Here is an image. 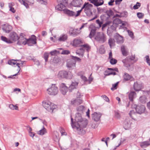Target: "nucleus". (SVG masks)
Here are the masks:
<instances>
[{"mask_svg": "<svg viewBox=\"0 0 150 150\" xmlns=\"http://www.w3.org/2000/svg\"><path fill=\"white\" fill-rule=\"evenodd\" d=\"M92 119L95 121H98L100 119L102 115L101 113L95 112L92 115Z\"/></svg>", "mask_w": 150, "mask_h": 150, "instance_id": "14", "label": "nucleus"}, {"mask_svg": "<svg viewBox=\"0 0 150 150\" xmlns=\"http://www.w3.org/2000/svg\"><path fill=\"white\" fill-rule=\"evenodd\" d=\"M129 115L132 119H134L135 116L136 115V113H135L134 110H132L130 111Z\"/></svg>", "mask_w": 150, "mask_h": 150, "instance_id": "42", "label": "nucleus"}, {"mask_svg": "<svg viewBox=\"0 0 150 150\" xmlns=\"http://www.w3.org/2000/svg\"><path fill=\"white\" fill-rule=\"evenodd\" d=\"M108 44L110 48L112 46L115 45V41L114 39L112 38H110L108 40Z\"/></svg>", "mask_w": 150, "mask_h": 150, "instance_id": "38", "label": "nucleus"}, {"mask_svg": "<svg viewBox=\"0 0 150 150\" xmlns=\"http://www.w3.org/2000/svg\"><path fill=\"white\" fill-rule=\"evenodd\" d=\"M121 49L122 54L123 56H126L128 55V50L124 45H122L121 46Z\"/></svg>", "mask_w": 150, "mask_h": 150, "instance_id": "22", "label": "nucleus"}, {"mask_svg": "<svg viewBox=\"0 0 150 150\" xmlns=\"http://www.w3.org/2000/svg\"><path fill=\"white\" fill-rule=\"evenodd\" d=\"M27 44L28 46H31L36 44V37L35 35H32L31 38L27 39Z\"/></svg>", "mask_w": 150, "mask_h": 150, "instance_id": "11", "label": "nucleus"}, {"mask_svg": "<svg viewBox=\"0 0 150 150\" xmlns=\"http://www.w3.org/2000/svg\"><path fill=\"white\" fill-rule=\"evenodd\" d=\"M128 32L129 36L132 38L133 36V32L129 30H128Z\"/></svg>", "mask_w": 150, "mask_h": 150, "instance_id": "64", "label": "nucleus"}, {"mask_svg": "<svg viewBox=\"0 0 150 150\" xmlns=\"http://www.w3.org/2000/svg\"><path fill=\"white\" fill-rule=\"evenodd\" d=\"M60 4H58L55 7L56 9L59 11H62L65 8V6L64 5L62 4V2H59Z\"/></svg>", "mask_w": 150, "mask_h": 150, "instance_id": "31", "label": "nucleus"}, {"mask_svg": "<svg viewBox=\"0 0 150 150\" xmlns=\"http://www.w3.org/2000/svg\"><path fill=\"white\" fill-rule=\"evenodd\" d=\"M122 62L124 63V65L125 67L128 68L129 67H130L129 63V60L127 57L123 59L122 60Z\"/></svg>", "mask_w": 150, "mask_h": 150, "instance_id": "28", "label": "nucleus"}, {"mask_svg": "<svg viewBox=\"0 0 150 150\" xmlns=\"http://www.w3.org/2000/svg\"><path fill=\"white\" fill-rule=\"evenodd\" d=\"M81 47L78 49L76 51L77 54H78L83 57L84 52V49H86L88 52L90 49V46L87 44H85L83 45H81Z\"/></svg>", "mask_w": 150, "mask_h": 150, "instance_id": "5", "label": "nucleus"}, {"mask_svg": "<svg viewBox=\"0 0 150 150\" xmlns=\"http://www.w3.org/2000/svg\"><path fill=\"white\" fill-rule=\"evenodd\" d=\"M8 63L11 65H16V66H18V68L17 70L18 71V73L20 70V66L22 65L23 62L20 60H14L11 59L8 62Z\"/></svg>", "mask_w": 150, "mask_h": 150, "instance_id": "8", "label": "nucleus"}, {"mask_svg": "<svg viewBox=\"0 0 150 150\" xmlns=\"http://www.w3.org/2000/svg\"><path fill=\"white\" fill-rule=\"evenodd\" d=\"M74 120L75 121H74L71 117V125L72 127L76 129L80 134L84 132V131L83 129L86 127L88 124V120L83 118L82 114L79 112L76 113Z\"/></svg>", "mask_w": 150, "mask_h": 150, "instance_id": "1", "label": "nucleus"}, {"mask_svg": "<svg viewBox=\"0 0 150 150\" xmlns=\"http://www.w3.org/2000/svg\"><path fill=\"white\" fill-rule=\"evenodd\" d=\"M67 36L66 34L62 35L59 37L58 40L59 41H64L67 39Z\"/></svg>", "mask_w": 150, "mask_h": 150, "instance_id": "34", "label": "nucleus"}, {"mask_svg": "<svg viewBox=\"0 0 150 150\" xmlns=\"http://www.w3.org/2000/svg\"><path fill=\"white\" fill-rule=\"evenodd\" d=\"M93 9V5L88 3L85 2L82 7L84 12L87 16H90L92 14V10Z\"/></svg>", "mask_w": 150, "mask_h": 150, "instance_id": "2", "label": "nucleus"}, {"mask_svg": "<svg viewBox=\"0 0 150 150\" xmlns=\"http://www.w3.org/2000/svg\"><path fill=\"white\" fill-rule=\"evenodd\" d=\"M116 27L117 25L115 24L113 25V23L112 25H110L108 27L107 30L110 32H112L116 30Z\"/></svg>", "mask_w": 150, "mask_h": 150, "instance_id": "33", "label": "nucleus"}, {"mask_svg": "<svg viewBox=\"0 0 150 150\" xmlns=\"http://www.w3.org/2000/svg\"><path fill=\"white\" fill-rule=\"evenodd\" d=\"M118 84V82L113 84L112 85V87L111 88V89L112 90H113L117 88V86Z\"/></svg>", "mask_w": 150, "mask_h": 150, "instance_id": "58", "label": "nucleus"}, {"mask_svg": "<svg viewBox=\"0 0 150 150\" xmlns=\"http://www.w3.org/2000/svg\"><path fill=\"white\" fill-rule=\"evenodd\" d=\"M1 39L3 41L6 42L8 43H12V42L9 40V39H7L6 37L1 36Z\"/></svg>", "mask_w": 150, "mask_h": 150, "instance_id": "39", "label": "nucleus"}, {"mask_svg": "<svg viewBox=\"0 0 150 150\" xmlns=\"http://www.w3.org/2000/svg\"><path fill=\"white\" fill-rule=\"evenodd\" d=\"M112 22L111 21H107L106 23L103 25L102 26V29L103 30L104 28L105 27L108 25H110L112 23Z\"/></svg>", "mask_w": 150, "mask_h": 150, "instance_id": "45", "label": "nucleus"}, {"mask_svg": "<svg viewBox=\"0 0 150 150\" xmlns=\"http://www.w3.org/2000/svg\"><path fill=\"white\" fill-rule=\"evenodd\" d=\"M133 105L132 106L133 108H135V110L136 111V113L139 114H142L145 112V107L143 105H134V107H133Z\"/></svg>", "mask_w": 150, "mask_h": 150, "instance_id": "9", "label": "nucleus"}, {"mask_svg": "<svg viewBox=\"0 0 150 150\" xmlns=\"http://www.w3.org/2000/svg\"><path fill=\"white\" fill-rule=\"evenodd\" d=\"M81 43V41L79 39H75L73 41V45L76 47L80 46V44Z\"/></svg>", "mask_w": 150, "mask_h": 150, "instance_id": "35", "label": "nucleus"}, {"mask_svg": "<svg viewBox=\"0 0 150 150\" xmlns=\"http://www.w3.org/2000/svg\"><path fill=\"white\" fill-rule=\"evenodd\" d=\"M9 40L12 42L16 41L18 39L17 34L15 32H12L10 33L9 36Z\"/></svg>", "mask_w": 150, "mask_h": 150, "instance_id": "16", "label": "nucleus"}, {"mask_svg": "<svg viewBox=\"0 0 150 150\" xmlns=\"http://www.w3.org/2000/svg\"><path fill=\"white\" fill-rule=\"evenodd\" d=\"M137 17L139 18H142L144 16V14L142 13H138L137 14Z\"/></svg>", "mask_w": 150, "mask_h": 150, "instance_id": "56", "label": "nucleus"}, {"mask_svg": "<svg viewBox=\"0 0 150 150\" xmlns=\"http://www.w3.org/2000/svg\"><path fill=\"white\" fill-rule=\"evenodd\" d=\"M124 80L125 81H128L131 79L132 78V76L127 73H125L123 76Z\"/></svg>", "mask_w": 150, "mask_h": 150, "instance_id": "37", "label": "nucleus"}, {"mask_svg": "<svg viewBox=\"0 0 150 150\" xmlns=\"http://www.w3.org/2000/svg\"><path fill=\"white\" fill-rule=\"evenodd\" d=\"M85 108L83 106H80L77 108V110L78 112H79V113H81L82 114L85 110Z\"/></svg>", "mask_w": 150, "mask_h": 150, "instance_id": "36", "label": "nucleus"}, {"mask_svg": "<svg viewBox=\"0 0 150 150\" xmlns=\"http://www.w3.org/2000/svg\"><path fill=\"white\" fill-rule=\"evenodd\" d=\"M64 13L70 16H74L75 15V13L72 11H70L68 9L64 10Z\"/></svg>", "mask_w": 150, "mask_h": 150, "instance_id": "27", "label": "nucleus"}, {"mask_svg": "<svg viewBox=\"0 0 150 150\" xmlns=\"http://www.w3.org/2000/svg\"><path fill=\"white\" fill-rule=\"evenodd\" d=\"M142 84L139 83L137 82H134L133 88L136 91H140L142 89Z\"/></svg>", "mask_w": 150, "mask_h": 150, "instance_id": "23", "label": "nucleus"}, {"mask_svg": "<svg viewBox=\"0 0 150 150\" xmlns=\"http://www.w3.org/2000/svg\"><path fill=\"white\" fill-rule=\"evenodd\" d=\"M90 2L93 4L95 6H98L102 5L103 3V1L101 0L100 2H99L97 0H88Z\"/></svg>", "mask_w": 150, "mask_h": 150, "instance_id": "26", "label": "nucleus"}, {"mask_svg": "<svg viewBox=\"0 0 150 150\" xmlns=\"http://www.w3.org/2000/svg\"><path fill=\"white\" fill-rule=\"evenodd\" d=\"M82 100L79 98H76L74 99H73L71 101V104L75 106L78 105L82 103Z\"/></svg>", "mask_w": 150, "mask_h": 150, "instance_id": "19", "label": "nucleus"}, {"mask_svg": "<svg viewBox=\"0 0 150 150\" xmlns=\"http://www.w3.org/2000/svg\"><path fill=\"white\" fill-rule=\"evenodd\" d=\"M78 83L76 82H73L69 87V90L71 92L72 90L76 88L77 86Z\"/></svg>", "mask_w": 150, "mask_h": 150, "instance_id": "29", "label": "nucleus"}, {"mask_svg": "<svg viewBox=\"0 0 150 150\" xmlns=\"http://www.w3.org/2000/svg\"><path fill=\"white\" fill-rule=\"evenodd\" d=\"M18 1L22 4H23L26 8L28 7V5L27 3L25 2V0H18Z\"/></svg>", "mask_w": 150, "mask_h": 150, "instance_id": "44", "label": "nucleus"}, {"mask_svg": "<svg viewBox=\"0 0 150 150\" xmlns=\"http://www.w3.org/2000/svg\"><path fill=\"white\" fill-rule=\"evenodd\" d=\"M90 30L91 29V32L89 35V37L92 38L95 35L96 32V28L93 27V25H91L89 27Z\"/></svg>", "mask_w": 150, "mask_h": 150, "instance_id": "21", "label": "nucleus"}, {"mask_svg": "<svg viewBox=\"0 0 150 150\" xmlns=\"http://www.w3.org/2000/svg\"><path fill=\"white\" fill-rule=\"evenodd\" d=\"M95 39L100 43H103L105 42L107 38L106 35L103 33L101 32H98L96 35Z\"/></svg>", "mask_w": 150, "mask_h": 150, "instance_id": "3", "label": "nucleus"}, {"mask_svg": "<svg viewBox=\"0 0 150 150\" xmlns=\"http://www.w3.org/2000/svg\"><path fill=\"white\" fill-rule=\"evenodd\" d=\"M146 62L149 66H150V59L148 55H146L145 57Z\"/></svg>", "mask_w": 150, "mask_h": 150, "instance_id": "48", "label": "nucleus"}, {"mask_svg": "<svg viewBox=\"0 0 150 150\" xmlns=\"http://www.w3.org/2000/svg\"><path fill=\"white\" fill-rule=\"evenodd\" d=\"M72 59L75 61L76 60L78 62H80L81 61V59L79 57H74L73 56H71Z\"/></svg>", "mask_w": 150, "mask_h": 150, "instance_id": "49", "label": "nucleus"}, {"mask_svg": "<svg viewBox=\"0 0 150 150\" xmlns=\"http://www.w3.org/2000/svg\"><path fill=\"white\" fill-rule=\"evenodd\" d=\"M68 0H57L58 2H62L63 4H67Z\"/></svg>", "mask_w": 150, "mask_h": 150, "instance_id": "59", "label": "nucleus"}, {"mask_svg": "<svg viewBox=\"0 0 150 150\" xmlns=\"http://www.w3.org/2000/svg\"><path fill=\"white\" fill-rule=\"evenodd\" d=\"M9 107L12 110H18V108L16 105H14L13 104H10L9 105Z\"/></svg>", "mask_w": 150, "mask_h": 150, "instance_id": "43", "label": "nucleus"}, {"mask_svg": "<svg viewBox=\"0 0 150 150\" xmlns=\"http://www.w3.org/2000/svg\"><path fill=\"white\" fill-rule=\"evenodd\" d=\"M12 29V27L8 24H4L2 28L3 30L6 33H9Z\"/></svg>", "mask_w": 150, "mask_h": 150, "instance_id": "20", "label": "nucleus"}, {"mask_svg": "<svg viewBox=\"0 0 150 150\" xmlns=\"http://www.w3.org/2000/svg\"><path fill=\"white\" fill-rule=\"evenodd\" d=\"M49 54L48 53L45 52L44 54V58L45 61L47 62L48 61V58L49 57Z\"/></svg>", "mask_w": 150, "mask_h": 150, "instance_id": "54", "label": "nucleus"}, {"mask_svg": "<svg viewBox=\"0 0 150 150\" xmlns=\"http://www.w3.org/2000/svg\"><path fill=\"white\" fill-rule=\"evenodd\" d=\"M82 10L83 9H82V7L81 9L80 10L77 11V13L76 14H75V16L77 17L79 16Z\"/></svg>", "mask_w": 150, "mask_h": 150, "instance_id": "61", "label": "nucleus"}, {"mask_svg": "<svg viewBox=\"0 0 150 150\" xmlns=\"http://www.w3.org/2000/svg\"><path fill=\"white\" fill-rule=\"evenodd\" d=\"M108 69L109 70H110L112 71H118V69L117 68H108Z\"/></svg>", "mask_w": 150, "mask_h": 150, "instance_id": "63", "label": "nucleus"}, {"mask_svg": "<svg viewBox=\"0 0 150 150\" xmlns=\"http://www.w3.org/2000/svg\"><path fill=\"white\" fill-rule=\"evenodd\" d=\"M141 5V4L139 2H137V4L134 5L133 6V8L134 9H136L138 8Z\"/></svg>", "mask_w": 150, "mask_h": 150, "instance_id": "53", "label": "nucleus"}, {"mask_svg": "<svg viewBox=\"0 0 150 150\" xmlns=\"http://www.w3.org/2000/svg\"><path fill=\"white\" fill-rule=\"evenodd\" d=\"M105 14H107L108 15L110 16V18L111 16H112L113 14V13L112 11L111 10L109 11H107Z\"/></svg>", "mask_w": 150, "mask_h": 150, "instance_id": "51", "label": "nucleus"}, {"mask_svg": "<svg viewBox=\"0 0 150 150\" xmlns=\"http://www.w3.org/2000/svg\"><path fill=\"white\" fill-rule=\"evenodd\" d=\"M115 116L117 119H120V115L118 112L115 111Z\"/></svg>", "mask_w": 150, "mask_h": 150, "instance_id": "52", "label": "nucleus"}, {"mask_svg": "<svg viewBox=\"0 0 150 150\" xmlns=\"http://www.w3.org/2000/svg\"><path fill=\"white\" fill-rule=\"evenodd\" d=\"M57 76L59 79L64 78L71 79L73 75L71 73H69L67 71L63 70L59 72Z\"/></svg>", "mask_w": 150, "mask_h": 150, "instance_id": "4", "label": "nucleus"}, {"mask_svg": "<svg viewBox=\"0 0 150 150\" xmlns=\"http://www.w3.org/2000/svg\"><path fill=\"white\" fill-rule=\"evenodd\" d=\"M25 35L23 33H21L20 37L18 38L17 44L18 45H25L27 44V39L24 37Z\"/></svg>", "mask_w": 150, "mask_h": 150, "instance_id": "10", "label": "nucleus"}, {"mask_svg": "<svg viewBox=\"0 0 150 150\" xmlns=\"http://www.w3.org/2000/svg\"><path fill=\"white\" fill-rule=\"evenodd\" d=\"M60 90L62 93L64 95L68 91V87L66 86L65 84L62 83L60 86Z\"/></svg>", "mask_w": 150, "mask_h": 150, "instance_id": "17", "label": "nucleus"}, {"mask_svg": "<svg viewBox=\"0 0 150 150\" xmlns=\"http://www.w3.org/2000/svg\"><path fill=\"white\" fill-rule=\"evenodd\" d=\"M46 132V130L44 127L42 129L40 130L38 132V134L39 135H42L45 134Z\"/></svg>", "mask_w": 150, "mask_h": 150, "instance_id": "41", "label": "nucleus"}, {"mask_svg": "<svg viewBox=\"0 0 150 150\" xmlns=\"http://www.w3.org/2000/svg\"><path fill=\"white\" fill-rule=\"evenodd\" d=\"M103 23L104 22L102 21H100L99 19H97L96 21V23L98 25L99 27H100L102 26V25Z\"/></svg>", "mask_w": 150, "mask_h": 150, "instance_id": "50", "label": "nucleus"}, {"mask_svg": "<svg viewBox=\"0 0 150 150\" xmlns=\"http://www.w3.org/2000/svg\"><path fill=\"white\" fill-rule=\"evenodd\" d=\"M121 23L122 25H124L125 24V23H123L120 19L118 18L115 19L114 20L113 22V25L115 24L116 25Z\"/></svg>", "mask_w": 150, "mask_h": 150, "instance_id": "32", "label": "nucleus"}, {"mask_svg": "<svg viewBox=\"0 0 150 150\" xmlns=\"http://www.w3.org/2000/svg\"><path fill=\"white\" fill-rule=\"evenodd\" d=\"M131 122L128 119H126L124 122V127L126 130L129 129L131 127Z\"/></svg>", "mask_w": 150, "mask_h": 150, "instance_id": "24", "label": "nucleus"}, {"mask_svg": "<svg viewBox=\"0 0 150 150\" xmlns=\"http://www.w3.org/2000/svg\"><path fill=\"white\" fill-rule=\"evenodd\" d=\"M139 100L141 103H144L146 102V98L145 96H141L140 97Z\"/></svg>", "mask_w": 150, "mask_h": 150, "instance_id": "46", "label": "nucleus"}, {"mask_svg": "<svg viewBox=\"0 0 150 150\" xmlns=\"http://www.w3.org/2000/svg\"><path fill=\"white\" fill-rule=\"evenodd\" d=\"M101 96L102 97H103L104 100H105L106 101L108 102L109 101V99L106 96L103 95L102 96Z\"/></svg>", "mask_w": 150, "mask_h": 150, "instance_id": "62", "label": "nucleus"}, {"mask_svg": "<svg viewBox=\"0 0 150 150\" xmlns=\"http://www.w3.org/2000/svg\"><path fill=\"white\" fill-rule=\"evenodd\" d=\"M101 20L103 22L105 21H108L110 18V16L108 15L107 14H104L100 16Z\"/></svg>", "mask_w": 150, "mask_h": 150, "instance_id": "25", "label": "nucleus"}, {"mask_svg": "<svg viewBox=\"0 0 150 150\" xmlns=\"http://www.w3.org/2000/svg\"><path fill=\"white\" fill-rule=\"evenodd\" d=\"M63 130L64 131L63 129L62 128H61L60 129V132L61 133L62 135H67V133L63 131H62Z\"/></svg>", "mask_w": 150, "mask_h": 150, "instance_id": "60", "label": "nucleus"}, {"mask_svg": "<svg viewBox=\"0 0 150 150\" xmlns=\"http://www.w3.org/2000/svg\"><path fill=\"white\" fill-rule=\"evenodd\" d=\"M76 61L72 59H69L67 62V66L68 68H74L75 67Z\"/></svg>", "mask_w": 150, "mask_h": 150, "instance_id": "13", "label": "nucleus"}, {"mask_svg": "<svg viewBox=\"0 0 150 150\" xmlns=\"http://www.w3.org/2000/svg\"><path fill=\"white\" fill-rule=\"evenodd\" d=\"M117 62V60L113 58L110 59V63L112 64H115Z\"/></svg>", "mask_w": 150, "mask_h": 150, "instance_id": "47", "label": "nucleus"}, {"mask_svg": "<svg viewBox=\"0 0 150 150\" xmlns=\"http://www.w3.org/2000/svg\"><path fill=\"white\" fill-rule=\"evenodd\" d=\"M136 97V93L134 91L131 92L129 95V98L130 100L132 101L133 99Z\"/></svg>", "mask_w": 150, "mask_h": 150, "instance_id": "30", "label": "nucleus"}, {"mask_svg": "<svg viewBox=\"0 0 150 150\" xmlns=\"http://www.w3.org/2000/svg\"><path fill=\"white\" fill-rule=\"evenodd\" d=\"M116 42L118 44L122 43L124 41L123 37L118 34H116L115 37Z\"/></svg>", "mask_w": 150, "mask_h": 150, "instance_id": "18", "label": "nucleus"}, {"mask_svg": "<svg viewBox=\"0 0 150 150\" xmlns=\"http://www.w3.org/2000/svg\"><path fill=\"white\" fill-rule=\"evenodd\" d=\"M70 52L68 50H63L61 52V54H69Z\"/></svg>", "mask_w": 150, "mask_h": 150, "instance_id": "55", "label": "nucleus"}, {"mask_svg": "<svg viewBox=\"0 0 150 150\" xmlns=\"http://www.w3.org/2000/svg\"><path fill=\"white\" fill-rule=\"evenodd\" d=\"M70 35L73 37H76L79 34L80 31L78 29H74L73 28H70L69 30Z\"/></svg>", "mask_w": 150, "mask_h": 150, "instance_id": "12", "label": "nucleus"}, {"mask_svg": "<svg viewBox=\"0 0 150 150\" xmlns=\"http://www.w3.org/2000/svg\"><path fill=\"white\" fill-rule=\"evenodd\" d=\"M58 89L55 84H52L50 88L47 89V93L51 95L55 96L58 92Z\"/></svg>", "mask_w": 150, "mask_h": 150, "instance_id": "6", "label": "nucleus"}, {"mask_svg": "<svg viewBox=\"0 0 150 150\" xmlns=\"http://www.w3.org/2000/svg\"><path fill=\"white\" fill-rule=\"evenodd\" d=\"M150 144V143L148 141H145L142 142L141 144V146L144 147L148 146Z\"/></svg>", "mask_w": 150, "mask_h": 150, "instance_id": "40", "label": "nucleus"}, {"mask_svg": "<svg viewBox=\"0 0 150 150\" xmlns=\"http://www.w3.org/2000/svg\"><path fill=\"white\" fill-rule=\"evenodd\" d=\"M44 107L49 111H53V110L56 107V105L49 101L45 102L43 104Z\"/></svg>", "mask_w": 150, "mask_h": 150, "instance_id": "7", "label": "nucleus"}, {"mask_svg": "<svg viewBox=\"0 0 150 150\" xmlns=\"http://www.w3.org/2000/svg\"><path fill=\"white\" fill-rule=\"evenodd\" d=\"M41 4L46 5L47 4L46 0H37Z\"/></svg>", "mask_w": 150, "mask_h": 150, "instance_id": "57", "label": "nucleus"}, {"mask_svg": "<svg viewBox=\"0 0 150 150\" xmlns=\"http://www.w3.org/2000/svg\"><path fill=\"white\" fill-rule=\"evenodd\" d=\"M83 4L82 0H73L71 2V4L72 6L77 7H81Z\"/></svg>", "mask_w": 150, "mask_h": 150, "instance_id": "15", "label": "nucleus"}]
</instances>
